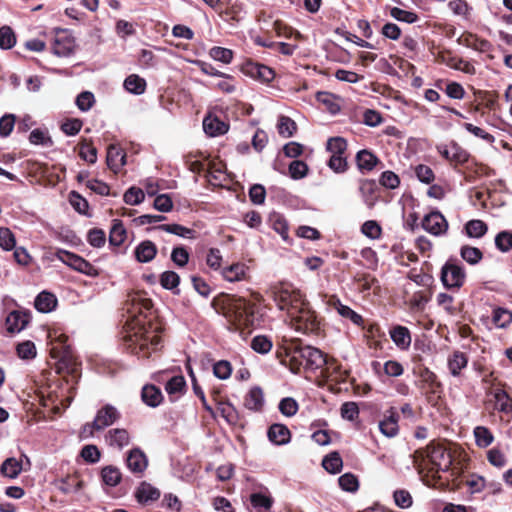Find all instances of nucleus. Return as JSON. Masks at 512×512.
<instances>
[{
    "instance_id": "1",
    "label": "nucleus",
    "mask_w": 512,
    "mask_h": 512,
    "mask_svg": "<svg viewBox=\"0 0 512 512\" xmlns=\"http://www.w3.org/2000/svg\"><path fill=\"white\" fill-rule=\"evenodd\" d=\"M128 319L122 331L123 348L134 355H149V348L158 349L163 331L153 302L141 294H135L130 299Z\"/></svg>"
},
{
    "instance_id": "2",
    "label": "nucleus",
    "mask_w": 512,
    "mask_h": 512,
    "mask_svg": "<svg viewBox=\"0 0 512 512\" xmlns=\"http://www.w3.org/2000/svg\"><path fill=\"white\" fill-rule=\"evenodd\" d=\"M412 459L426 486L440 491L459 490L461 487L463 481L456 475L451 452L444 445L431 441L426 447L415 450Z\"/></svg>"
},
{
    "instance_id": "3",
    "label": "nucleus",
    "mask_w": 512,
    "mask_h": 512,
    "mask_svg": "<svg viewBox=\"0 0 512 512\" xmlns=\"http://www.w3.org/2000/svg\"><path fill=\"white\" fill-rule=\"evenodd\" d=\"M271 294L279 309L287 311L290 324L296 331L316 336L324 332V319L299 289L289 283H279L271 287Z\"/></svg>"
},
{
    "instance_id": "4",
    "label": "nucleus",
    "mask_w": 512,
    "mask_h": 512,
    "mask_svg": "<svg viewBox=\"0 0 512 512\" xmlns=\"http://www.w3.org/2000/svg\"><path fill=\"white\" fill-rule=\"evenodd\" d=\"M256 304L236 295H223L221 301V313L229 322L228 329L245 335V330L250 333L254 326Z\"/></svg>"
},
{
    "instance_id": "5",
    "label": "nucleus",
    "mask_w": 512,
    "mask_h": 512,
    "mask_svg": "<svg viewBox=\"0 0 512 512\" xmlns=\"http://www.w3.org/2000/svg\"><path fill=\"white\" fill-rule=\"evenodd\" d=\"M50 356L57 360L56 371L59 374H66V382L78 383L81 377V363L74 354L72 347L68 344V336L64 333L57 334L56 331L49 332Z\"/></svg>"
},
{
    "instance_id": "6",
    "label": "nucleus",
    "mask_w": 512,
    "mask_h": 512,
    "mask_svg": "<svg viewBox=\"0 0 512 512\" xmlns=\"http://www.w3.org/2000/svg\"><path fill=\"white\" fill-rule=\"evenodd\" d=\"M309 345H302L300 340H292L290 343L277 351V357L280 358L282 364H285L293 373H300L303 369L306 372V364L308 361L307 350Z\"/></svg>"
},
{
    "instance_id": "7",
    "label": "nucleus",
    "mask_w": 512,
    "mask_h": 512,
    "mask_svg": "<svg viewBox=\"0 0 512 512\" xmlns=\"http://www.w3.org/2000/svg\"><path fill=\"white\" fill-rule=\"evenodd\" d=\"M440 279L445 288L459 290L466 281V272L456 258H450L441 268Z\"/></svg>"
},
{
    "instance_id": "8",
    "label": "nucleus",
    "mask_w": 512,
    "mask_h": 512,
    "mask_svg": "<svg viewBox=\"0 0 512 512\" xmlns=\"http://www.w3.org/2000/svg\"><path fill=\"white\" fill-rule=\"evenodd\" d=\"M415 375L419 377L418 387L429 402L442 392V384L437 375L424 365H418L413 369Z\"/></svg>"
},
{
    "instance_id": "9",
    "label": "nucleus",
    "mask_w": 512,
    "mask_h": 512,
    "mask_svg": "<svg viewBox=\"0 0 512 512\" xmlns=\"http://www.w3.org/2000/svg\"><path fill=\"white\" fill-rule=\"evenodd\" d=\"M55 256L67 266L87 276L95 277L99 274L98 269L94 265L75 253L57 249Z\"/></svg>"
},
{
    "instance_id": "10",
    "label": "nucleus",
    "mask_w": 512,
    "mask_h": 512,
    "mask_svg": "<svg viewBox=\"0 0 512 512\" xmlns=\"http://www.w3.org/2000/svg\"><path fill=\"white\" fill-rule=\"evenodd\" d=\"M348 372L342 369L341 364L334 358H327V364L321 368L318 377L321 379L319 385L327 382L341 383L346 380Z\"/></svg>"
},
{
    "instance_id": "11",
    "label": "nucleus",
    "mask_w": 512,
    "mask_h": 512,
    "mask_svg": "<svg viewBox=\"0 0 512 512\" xmlns=\"http://www.w3.org/2000/svg\"><path fill=\"white\" fill-rule=\"evenodd\" d=\"M75 49L74 38L66 30L57 31L52 44L53 53L59 57H69L74 54Z\"/></svg>"
},
{
    "instance_id": "12",
    "label": "nucleus",
    "mask_w": 512,
    "mask_h": 512,
    "mask_svg": "<svg viewBox=\"0 0 512 512\" xmlns=\"http://www.w3.org/2000/svg\"><path fill=\"white\" fill-rule=\"evenodd\" d=\"M31 312L29 310H13L6 319L5 326L9 334H14L22 331L31 321Z\"/></svg>"
},
{
    "instance_id": "13",
    "label": "nucleus",
    "mask_w": 512,
    "mask_h": 512,
    "mask_svg": "<svg viewBox=\"0 0 512 512\" xmlns=\"http://www.w3.org/2000/svg\"><path fill=\"white\" fill-rule=\"evenodd\" d=\"M127 468L135 475L141 476L148 466V458L139 447L131 449L125 459Z\"/></svg>"
},
{
    "instance_id": "14",
    "label": "nucleus",
    "mask_w": 512,
    "mask_h": 512,
    "mask_svg": "<svg viewBox=\"0 0 512 512\" xmlns=\"http://www.w3.org/2000/svg\"><path fill=\"white\" fill-rule=\"evenodd\" d=\"M422 227L433 235H442L448 229V222L446 218L439 212L433 211L422 220Z\"/></svg>"
},
{
    "instance_id": "15",
    "label": "nucleus",
    "mask_w": 512,
    "mask_h": 512,
    "mask_svg": "<svg viewBox=\"0 0 512 512\" xmlns=\"http://www.w3.org/2000/svg\"><path fill=\"white\" fill-rule=\"evenodd\" d=\"M120 417V412L113 405L106 404L97 411L94 418L95 426L102 431L117 422Z\"/></svg>"
},
{
    "instance_id": "16",
    "label": "nucleus",
    "mask_w": 512,
    "mask_h": 512,
    "mask_svg": "<svg viewBox=\"0 0 512 512\" xmlns=\"http://www.w3.org/2000/svg\"><path fill=\"white\" fill-rule=\"evenodd\" d=\"M494 173V170L491 169L489 166L482 163H478L474 159L469 160V162L466 163L465 170L463 172L464 179L468 183H473L480 177L490 176L493 175Z\"/></svg>"
},
{
    "instance_id": "17",
    "label": "nucleus",
    "mask_w": 512,
    "mask_h": 512,
    "mask_svg": "<svg viewBox=\"0 0 512 512\" xmlns=\"http://www.w3.org/2000/svg\"><path fill=\"white\" fill-rule=\"evenodd\" d=\"M357 168L362 174L371 172L377 165L382 164L381 160L370 150L363 149L355 156Z\"/></svg>"
},
{
    "instance_id": "18",
    "label": "nucleus",
    "mask_w": 512,
    "mask_h": 512,
    "mask_svg": "<svg viewBox=\"0 0 512 512\" xmlns=\"http://www.w3.org/2000/svg\"><path fill=\"white\" fill-rule=\"evenodd\" d=\"M106 164L108 168L117 173L126 164V153L118 145L110 144L107 148Z\"/></svg>"
},
{
    "instance_id": "19",
    "label": "nucleus",
    "mask_w": 512,
    "mask_h": 512,
    "mask_svg": "<svg viewBox=\"0 0 512 512\" xmlns=\"http://www.w3.org/2000/svg\"><path fill=\"white\" fill-rule=\"evenodd\" d=\"M457 42L465 47L472 48L479 52H488L492 49L490 41L480 38L477 34L464 32Z\"/></svg>"
},
{
    "instance_id": "20",
    "label": "nucleus",
    "mask_w": 512,
    "mask_h": 512,
    "mask_svg": "<svg viewBox=\"0 0 512 512\" xmlns=\"http://www.w3.org/2000/svg\"><path fill=\"white\" fill-rule=\"evenodd\" d=\"M165 391L171 402H176L187 391V383L183 375L171 377L165 384Z\"/></svg>"
},
{
    "instance_id": "21",
    "label": "nucleus",
    "mask_w": 512,
    "mask_h": 512,
    "mask_svg": "<svg viewBox=\"0 0 512 512\" xmlns=\"http://www.w3.org/2000/svg\"><path fill=\"white\" fill-rule=\"evenodd\" d=\"M105 442L108 446L121 450L130 444L131 437L126 429L114 428L105 434Z\"/></svg>"
},
{
    "instance_id": "22",
    "label": "nucleus",
    "mask_w": 512,
    "mask_h": 512,
    "mask_svg": "<svg viewBox=\"0 0 512 512\" xmlns=\"http://www.w3.org/2000/svg\"><path fill=\"white\" fill-rule=\"evenodd\" d=\"M160 495V490L146 481L141 482L134 492L136 500L142 505L157 501Z\"/></svg>"
},
{
    "instance_id": "23",
    "label": "nucleus",
    "mask_w": 512,
    "mask_h": 512,
    "mask_svg": "<svg viewBox=\"0 0 512 512\" xmlns=\"http://www.w3.org/2000/svg\"><path fill=\"white\" fill-rule=\"evenodd\" d=\"M399 415L395 408H390L382 421L379 422L381 433L389 438L395 437L399 432Z\"/></svg>"
},
{
    "instance_id": "24",
    "label": "nucleus",
    "mask_w": 512,
    "mask_h": 512,
    "mask_svg": "<svg viewBox=\"0 0 512 512\" xmlns=\"http://www.w3.org/2000/svg\"><path fill=\"white\" fill-rule=\"evenodd\" d=\"M223 278L229 282H238L249 278V267L242 262L233 263L221 272Z\"/></svg>"
},
{
    "instance_id": "25",
    "label": "nucleus",
    "mask_w": 512,
    "mask_h": 512,
    "mask_svg": "<svg viewBox=\"0 0 512 512\" xmlns=\"http://www.w3.org/2000/svg\"><path fill=\"white\" fill-rule=\"evenodd\" d=\"M308 361L306 364V372L316 373L327 364L328 355L322 352L320 349L310 346L307 350Z\"/></svg>"
},
{
    "instance_id": "26",
    "label": "nucleus",
    "mask_w": 512,
    "mask_h": 512,
    "mask_svg": "<svg viewBox=\"0 0 512 512\" xmlns=\"http://www.w3.org/2000/svg\"><path fill=\"white\" fill-rule=\"evenodd\" d=\"M203 129L207 135L216 137L225 134L229 129V125L217 116L208 114L203 119Z\"/></svg>"
},
{
    "instance_id": "27",
    "label": "nucleus",
    "mask_w": 512,
    "mask_h": 512,
    "mask_svg": "<svg viewBox=\"0 0 512 512\" xmlns=\"http://www.w3.org/2000/svg\"><path fill=\"white\" fill-rule=\"evenodd\" d=\"M493 397L495 400L494 408L504 414L512 413V396L504 387L497 386L494 388Z\"/></svg>"
},
{
    "instance_id": "28",
    "label": "nucleus",
    "mask_w": 512,
    "mask_h": 512,
    "mask_svg": "<svg viewBox=\"0 0 512 512\" xmlns=\"http://www.w3.org/2000/svg\"><path fill=\"white\" fill-rule=\"evenodd\" d=\"M157 246L151 240L140 242L134 250L135 259L139 263L151 262L157 255Z\"/></svg>"
},
{
    "instance_id": "29",
    "label": "nucleus",
    "mask_w": 512,
    "mask_h": 512,
    "mask_svg": "<svg viewBox=\"0 0 512 512\" xmlns=\"http://www.w3.org/2000/svg\"><path fill=\"white\" fill-rule=\"evenodd\" d=\"M359 191L365 204L372 208L378 200V185L373 179H362L359 184Z\"/></svg>"
},
{
    "instance_id": "30",
    "label": "nucleus",
    "mask_w": 512,
    "mask_h": 512,
    "mask_svg": "<svg viewBox=\"0 0 512 512\" xmlns=\"http://www.w3.org/2000/svg\"><path fill=\"white\" fill-rule=\"evenodd\" d=\"M267 436L275 445H285L290 442L291 432L286 425L274 423L268 428Z\"/></svg>"
},
{
    "instance_id": "31",
    "label": "nucleus",
    "mask_w": 512,
    "mask_h": 512,
    "mask_svg": "<svg viewBox=\"0 0 512 512\" xmlns=\"http://www.w3.org/2000/svg\"><path fill=\"white\" fill-rule=\"evenodd\" d=\"M141 399L146 405L157 407L163 402L164 397L159 387L153 384H146L142 388Z\"/></svg>"
},
{
    "instance_id": "32",
    "label": "nucleus",
    "mask_w": 512,
    "mask_h": 512,
    "mask_svg": "<svg viewBox=\"0 0 512 512\" xmlns=\"http://www.w3.org/2000/svg\"><path fill=\"white\" fill-rule=\"evenodd\" d=\"M389 333L392 341L400 349H407L411 345V333L407 327L395 325Z\"/></svg>"
},
{
    "instance_id": "33",
    "label": "nucleus",
    "mask_w": 512,
    "mask_h": 512,
    "mask_svg": "<svg viewBox=\"0 0 512 512\" xmlns=\"http://www.w3.org/2000/svg\"><path fill=\"white\" fill-rule=\"evenodd\" d=\"M84 482L78 473L69 474L58 483V489L64 494L77 492L83 488Z\"/></svg>"
},
{
    "instance_id": "34",
    "label": "nucleus",
    "mask_w": 512,
    "mask_h": 512,
    "mask_svg": "<svg viewBox=\"0 0 512 512\" xmlns=\"http://www.w3.org/2000/svg\"><path fill=\"white\" fill-rule=\"evenodd\" d=\"M244 406L255 412L262 410L264 406V396L260 387H253L249 390L244 399Z\"/></svg>"
},
{
    "instance_id": "35",
    "label": "nucleus",
    "mask_w": 512,
    "mask_h": 512,
    "mask_svg": "<svg viewBox=\"0 0 512 512\" xmlns=\"http://www.w3.org/2000/svg\"><path fill=\"white\" fill-rule=\"evenodd\" d=\"M268 223L270 227L282 237L283 240L287 241L289 239V225L282 214L278 212L270 213L268 217Z\"/></svg>"
},
{
    "instance_id": "36",
    "label": "nucleus",
    "mask_w": 512,
    "mask_h": 512,
    "mask_svg": "<svg viewBox=\"0 0 512 512\" xmlns=\"http://www.w3.org/2000/svg\"><path fill=\"white\" fill-rule=\"evenodd\" d=\"M57 305L56 296L47 291H42L37 295L34 301L35 308L42 313H48L55 309Z\"/></svg>"
},
{
    "instance_id": "37",
    "label": "nucleus",
    "mask_w": 512,
    "mask_h": 512,
    "mask_svg": "<svg viewBox=\"0 0 512 512\" xmlns=\"http://www.w3.org/2000/svg\"><path fill=\"white\" fill-rule=\"evenodd\" d=\"M126 238L127 232L122 221L114 219L109 233V244L118 248L125 242Z\"/></svg>"
},
{
    "instance_id": "38",
    "label": "nucleus",
    "mask_w": 512,
    "mask_h": 512,
    "mask_svg": "<svg viewBox=\"0 0 512 512\" xmlns=\"http://www.w3.org/2000/svg\"><path fill=\"white\" fill-rule=\"evenodd\" d=\"M456 475L459 476V478L463 481L461 483V489L463 486H467L471 493H478L481 492L485 487V479L481 476L477 475H470L469 477H466L464 473L456 469Z\"/></svg>"
},
{
    "instance_id": "39",
    "label": "nucleus",
    "mask_w": 512,
    "mask_h": 512,
    "mask_svg": "<svg viewBox=\"0 0 512 512\" xmlns=\"http://www.w3.org/2000/svg\"><path fill=\"white\" fill-rule=\"evenodd\" d=\"M273 498L266 493L255 492L250 495V503L257 512H270Z\"/></svg>"
},
{
    "instance_id": "40",
    "label": "nucleus",
    "mask_w": 512,
    "mask_h": 512,
    "mask_svg": "<svg viewBox=\"0 0 512 512\" xmlns=\"http://www.w3.org/2000/svg\"><path fill=\"white\" fill-rule=\"evenodd\" d=\"M468 364V357L464 352L454 351L448 358V368L453 376H459L461 370Z\"/></svg>"
},
{
    "instance_id": "41",
    "label": "nucleus",
    "mask_w": 512,
    "mask_h": 512,
    "mask_svg": "<svg viewBox=\"0 0 512 512\" xmlns=\"http://www.w3.org/2000/svg\"><path fill=\"white\" fill-rule=\"evenodd\" d=\"M124 88L132 94L141 95L146 91V80L137 74L129 75L123 84Z\"/></svg>"
},
{
    "instance_id": "42",
    "label": "nucleus",
    "mask_w": 512,
    "mask_h": 512,
    "mask_svg": "<svg viewBox=\"0 0 512 512\" xmlns=\"http://www.w3.org/2000/svg\"><path fill=\"white\" fill-rule=\"evenodd\" d=\"M101 479L102 482L110 487L117 486L122 479V473L120 470L113 465H107L101 469Z\"/></svg>"
},
{
    "instance_id": "43",
    "label": "nucleus",
    "mask_w": 512,
    "mask_h": 512,
    "mask_svg": "<svg viewBox=\"0 0 512 512\" xmlns=\"http://www.w3.org/2000/svg\"><path fill=\"white\" fill-rule=\"evenodd\" d=\"M22 470V461L14 457L7 458L0 467V473L11 479L16 478Z\"/></svg>"
},
{
    "instance_id": "44",
    "label": "nucleus",
    "mask_w": 512,
    "mask_h": 512,
    "mask_svg": "<svg viewBox=\"0 0 512 512\" xmlns=\"http://www.w3.org/2000/svg\"><path fill=\"white\" fill-rule=\"evenodd\" d=\"M475 443L479 448H486L494 441V435L489 428L485 426H476L473 430Z\"/></svg>"
},
{
    "instance_id": "45",
    "label": "nucleus",
    "mask_w": 512,
    "mask_h": 512,
    "mask_svg": "<svg viewBox=\"0 0 512 512\" xmlns=\"http://www.w3.org/2000/svg\"><path fill=\"white\" fill-rule=\"evenodd\" d=\"M217 409L220 412V415L227 421L228 424H238L239 414L236 408L231 403L227 401H219Z\"/></svg>"
},
{
    "instance_id": "46",
    "label": "nucleus",
    "mask_w": 512,
    "mask_h": 512,
    "mask_svg": "<svg viewBox=\"0 0 512 512\" xmlns=\"http://www.w3.org/2000/svg\"><path fill=\"white\" fill-rule=\"evenodd\" d=\"M78 146L80 158L94 164L97 160V149L93 146L92 141L83 139Z\"/></svg>"
},
{
    "instance_id": "47",
    "label": "nucleus",
    "mask_w": 512,
    "mask_h": 512,
    "mask_svg": "<svg viewBox=\"0 0 512 512\" xmlns=\"http://www.w3.org/2000/svg\"><path fill=\"white\" fill-rule=\"evenodd\" d=\"M156 228L184 238H195L196 233L195 230L184 227L180 224H161Z\"/></svg>"
},
{
    "instance_id": "48",
    "label": "nucleus",
    "mask_w": 512,
    "mask_h": 512,
    "mask_svg": "<svg viewBox=\"0 0 512 512\" xmlns=\"http://www.w3.org/2000/svg\"><path fill=\"white\" fill-rule=\"evenodd\" d=\"M460 256L470 265H476L483 259L482 251L469 245H463L461 247Z\"/></svg>"
},
{
    "instance_id": "49",
    "label": "nucleus",
    "mask_w": 512,
    "mask_h": 512,
    "mask_svg": "<svg viewBox=\"0 0 512 512\" xmlns=\"http://www.w3.org/2000/svg\"><path fill=\"white\" fill-rule=\"evenodd\" d=\"M431 299L430 291H416L413 293L412 297L409 300V305L412 310L415 311H423L425 309L426 304Z\"/></svg>"
},
{
    "instance_id": "50",
    "label": "nucleus",
    "mask_w": 512,
    "mask_h": 512,
    "mask_svg": "<svg viewBox=\"0 0 512 512\" xmlns=\"http://www.w3.org/2000/svg\"><path fill=\"white\" fill-rule=\"evenodd\" d=\"M322 465L329 473L337 474L341 471L343 461L338 452H332L323 459Z\"/></svg>"
},
{
    "instance_id": "51",
    "label": "nucleus",
    "mask_w": 512,
    "mask_h": 512,
    "mask_svg": "<svg viewBox=\"0 0 512 512\" xmlns=\"http://www.w3.org/2000/svg\"><path fill=\"white\" fill-rule=\"evenodd\" d=\"M487 224L482 220H470L465 225L466 234L471 238H480L486 234Z\"/></svg>"
},
{
    "instance_id": "52",
    "label": "nucleus",
    "mask_w": 512,
    "mask_h": 512,
    "mask_svg": "<svg viewBox=\"0 0 512 512\" xmlns=\"http://www.w3.org/2000/svg\"><path fill=\"white\" fill-rule=\"evenodd\" d=\"M470 160V154L457 142H451V163L455 166L464 165Z\"/></svg>"
},
{
    "instance_id": "53",
    "label": "nucleus",
    "mask_w": 512,
    "mask_h": 512,
    "mask_svg": "<svg viewBox=\"0 0 512 512\" xmlns=\"http://www.w3.org/2000/svg\"><path fill=\"white\" fill-rule=\"evenodd\" d=\"M278 133L283 137H291L297 130L294 120L288 116L281 115L277 123Z\"/></svg>"
},
{
    "instance_id": "54",
    "label": "nucleus",
    "mask_w": 512,
    "mask_h": 512,
    "mask_svg": "<svg viewBox=\"0 0 512 512\" xmlns=\"http://www.w3.org/2000/svg\"><path fill=\"white\" fill-rule=\"evenodd\" d=\"M16 44V35L10 26L4 25L0 28V48L11 49Z\"/></svg>"
},
{
    "instance_id": "55",
    "label": "nucleus",
    "mask_w": 512,
    "mask_h": 512,
    "mask_svg": "<svg viewBox=\"0 0 512 512\" xmlns=\"http://www.w3.org/2000/svg\"><path fill=\"white\" fill-rule=\"evenodd\" d=\"M80 456L84 459L85 462L89 464H95L99 462L101 458V451L96 445L88 444L82 447Z\"/></svg>"
},
{
    "instance_id": "56",
    "label": "nucleus",
    "mask_w": 512,
    "mask_h": 512,
    "mask_svg": "<svg viewBox=\"0 0 512 512\" xmlns=\"http://www.w3.org/2000/svg\"><path fill=\"white\" fill-rule=\"evenodd\" d=\"M487 460L491 465L497 468H503L507 463L504 452L498 446L487 451Z\"/></svg>"
},
{
    "instance_id": "57",
    "label": "nucleus",
    "mask_w": 512,
    "mask_h": 512,
    "mask_svg": "<svg viewBox=\"0 0 512 512\" xmlns=\"http://www.w3.org/2000/svg\"><path fill=\"white\" fill-rule=\"evenodd\" d=\"M390 15L394 19L408 23V24L415 23L419 20V16L416 13H414L412 11L403 10L398 7L391 8Z\"/></svg>"
},
{
    "instance_id": "58",
    "label": "nucleus",
    "mask_w": 512,
    "mask_h": 512,
    "mask_svg": "<svg viewBox=\"0 0 512 512\" xmlns=\"http://www.w3.org/2000/svg\"><path fill=\"white\" fill-rule=\"evenodd\" d=\"M512 322V312L505 308H496L493 311V323L500 328H505Z\"/></svg>"
},
{
    "instance_id": "59",
    "label": "nucleus",
    "mask_w": 512,
    "mask_h": 512,
    "mask_svg": "<svg viewBox=\"0 0 512 512\" xmlns=\"http://www.w3.org/2000/svg\"><path fill=\"white\" fill-rule=\"evenodd\" d=\"M339 486L347 492H356L359 488V481L356 475L345 473L338 479Z\"/></svg>"
},
{
    "instance_id": "60",
    "label": "nucleus",
    "mask_w": 512,
    "mask_h": 512,
    "mask_svg": "<svg viewBox=\"0 0 512 512\" xmlns=\"http://www.w3.org/2000/svg\"><path fill=\"white\" fill-rule=\"evenodd\" d=\"M495 246L498 250L506 253L512 249V232L501 231L495 237Z\"/></svg>"
},
{
    "instance_id": "61",
    "label": "nucleus",
    "mask_w": 512,
    "mask_h": 512,
    "mask_svg": "<svg viewBox=\"0 0 512 512\" xmlns=\"http://www.w3.org/2000/svg\"><path fill=\"white\" fill-rule=\"evenodd\" d=\"M272 346V341L264 335L255 336L251 341V348L260 354L268 353Z\"/></svg>"
},
{
    "instance_id": "62",
    "label": "nucleus",
    "mask_w": 512,
    "mask_h": 512,
    "mask_svg": "<svg viewBox=\"0 0 512 512\" xmlns=\"http://www.w3.org/2000/svg\"><path fill=\"white\" fill-rule=\"evenodd\" d=\"M69 201L72 207L80 214L87 215L89 204L78 192L71 191L69 194Z\"/></svg>"
},
{
    "instance_id": "63",
    "label": "nucleus",
    "mask_w": 512,
    "mask_h": 512,
    "mask_svg": "<svg viewBox=\"0 0 512 512\" xmlns=\"http://www.w3.org/2000/svg\"><path fill=\"white\" fill-rule=\"evenodd\" d=\"M16 352L19 358L30 360L36 356V347L32 341L27 340L17 345Z\"/></svg>"
},
{
    "instance_id": "64",
    "label": "nucleus",
    "mask_w": 512,
    "mask_h": 512,
    "mask_svg": "<svg viewBox=\"0 0 512 512\" xmlns=\"http://www.w3.org/2000/svg\"><path fill=\"white\" fill-rule=\"evenodd\" d=\"M87 241L91 246L101 248L106 243V234L100 228H92L88 231Z\"/></svg>"
}]
</instances>
